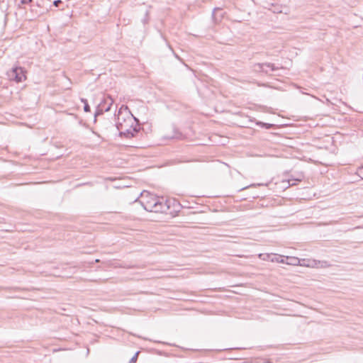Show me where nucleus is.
Masks as SVG:
<instances>
[{
	"mask_svg": "<svg viewBox=\"0 0 363 363\" xmlns=\"http://www.w3.org/2000/svg\"><path fill=\"white\" fill-rule=\"evenodd\" d=\"M300 259L296 257H286L285 264L289 265L298 266Z\"/></svg>",
	"mask_w": 363,
	"mask_h": 363,
	"instance_id": "obj_5",
	"label": "nucleus"
},
{
	"mask_svg": "<svg viewBox=\"0 0 363 363\" xmlns=\"http://www.w3.org/2000/svg\"><path fill=\"white\" fill-rule=\"evenodd\" d=\"M298 266L310 267V268H328L331 264L325 260H316L314 259H301L298 263Z\"/></svg>",
	"mask_w": 363,
	"mask_h": 363,
	"instance_id": "obj_3",
	"label": "nucleus"
},
{
	"mask_svg": "<svg viewBox=\"0 0 363 363\" xmlns=\"http://www.w3.org/2000/svg\"><path fill=\"white\" fill-rule=\"evenodd\" d=\"M267 257L268 259L270 258V255H267Z\"/></svg>",
	"mask_w": 363,
	"mask_h": 363,
	"instance_id": "obj_17",
	"label": "nucleus"
},
{
	"mask_svg": "<svg viewBox=\"0 0 363 363\" xmlns=\"http://www.w3.org/2000/svg\"><path fill=\"white\" fill-rule=\"evenodd\" d=\"M8 77L16 82H21L26 79L24 71L21 67H14L7 72Z\"/></svg>",
	"mask_w": 363,
	"mask_h": 363,
	"instance_id": "obj_4",
	"label": "nucleus"
},
{
	"mask_svg": "<svg viewBox=\"0 0 363 363\" xmlns=\"http://www.w3.org/2000/svg\"><path fill=\"white\" fill-rule=\"evenodd\" d=\"M140 202L143 208L149 212L164 213L169 209L167 201L149 191H144L140 194Z\"/></svg>",
	"mask_w": 363,
	"mask_h": 363,
	"instance_id": "obj_2",
	"label": "nucleus"
},
{
	"mask_svg": "<svg viewBox=\"0 0 363 363\" xmlns=\"http://www.w3.org/2000/svg\"><path fill=\"white\" fill-rule=\"evenodd\" d=\"M362 170H363V167H361V168L359 169V172H361Z\"/></svg>",
	"mask_w": 363,
	"mask_h": 363,
	"instance_id": "obj_16",
	"label": "nucleus"
},
{
	"mask_svg": "<svg viewBox=\"0 0 363 363\" xmlns=\"http://www.w3.org/2000/svg\"><path fill=\"white\" fill-rule=\"evenodd\" d=\"M115 126L118 131L119 138L130 139L138 133L136 118L133 116L128 106H121L117 114Z\"/></svg>",
	"mask_w": 363,
	"mask_h": 363,
	"instance_id": "obj_1",
	"label": "nucleus"
},
{
	"mask_svg": "<svg viewBox=\"0 0 363 363\" xmlns=\"http://www.w3.org/2000/svg\"><path fill=\"white\" fill-rule=\"evenodd\" d=\"M110 99H111V104L107 106V108H105V111H109V110H110L111 106L112 104L113 103V99L111 97H110Z\"/></svg>",
	"mask_w": 363,
	"mask_h": 363,
	"instance_id": "obj_10",
	"label": "nucleus"
},
{
	"mask_svg": "<svg viewBox=\"0 0 363 363\" xmlns=\"http://www.w3.org/2000/svg\"><path fill=\"white\" fill-rule=\"evenodd\" d=\"M267 66L268 67H271L272 69H274V68H273V65L267 64Z\"/></svg>",
	"mask_w": 363,
	"mask_h": 363,
	"instance_id": "obj_14",
	"label": "nucleus"
},
{
	"mask_svg": "<svg viewBox=\"0 0 363 363\" xmlns=\"http://www.w3.org/2000/svg\"><path fill=\"white\" fill-rule=\"evenodd\" d=\"M300 181H301V178H298V179L291 178V179H289L288 183H289V186H294V185L296 184L297 182H300Z\"/></svg>",
	"mask_w": 363,
	"mask_h": 363,
	"instance_id": "obj_8",
	"label": "nucleus"
},
{
	"mask_svg": "<svg viewBox=\"0 0 363 363\" xmlns=\"http://www.w3.org/2000/svg\"><path fill=\"white\" fill-rule=\"evenodd\" d=\"M62 3V1L61 0H55L54 2H53V4L57 7L59 6V4H60Z\"/></svg>",
	"mask_w": 363,
	"mask_h": 363,
	"instance_id": "obj_11",
	"label": "nucleus"
},
{
	"mask_svg": "<svg viewBox=\"0 0 363 363\" xmlns=\"http://www.w3.org/2000/svg\"><path fill=\"white\" fill-rule=\"evenodd\" d=\"M32 0H21L22 4H28L30 3Z\"/></svg>",
	"mask_w": 363,
	"mask_h": 363,
	"instance_id": "obj_12",
	"label": "nucleus"
},
{
	"mask_svg": "<svg viewBox=\"0 0 363 363\" xmlns=\"http://www.w3.org/2000/svg\"><path fill=\"white\" fill-rule=\"evenodd\" d=\"M139 353H140V352H135V354L130 359L129 363H135V362L138 359V356Z\"/></svg>",
	"mask_w": 363,
	"mask_h": 363,
	"instance_id": "obj_9",
	"label": "nucleus"
},
{
	"mask_svg": "<svg viewBox=\"0 0 363 363\" xmlns=\"http://www.w3.org/2000/svg\"><path fill=\"white\" fill-rule=\"evenodd\" d=\"M125 145V146H126V147H133V145L132 144H130H130H125V145Z\"/></svg>",
	"mask_w": 363,
	"mask_h": 363,
	"instance_id": "obj_15",
	"label": "nucleus"
},
{
	"mask_svg": "<svg viewBox=\"0 0 363 363\" xmlns=\"http://www.w3.org/2000/svg\"><path fill=\"white\" fill-rule=\"evenodd\" d=\"M258 124L262 125V126H266L267 128H269L270 126V125H267V124L262 123V122H259Z\"/></svg>",
	"mask_w": 363,
	"mask_h": 363,
	"instance_id": "obj_13",
	"label": "nucleus"
},
{
	"mask_svg": "<svg viewBox=\"0 0 363 363\" xmlns=\"http://www.w3.org/2000/svg\"><path fill=\"white\" fill-rule=\"evenodd\" d=\"M81 101L84 104V111L85 112H89L90 111V107H89V106L88 104L87 100L85 99H82Z\"/></svg>",
	"mask_w": 363,
	"mask_h": 363,
	"instance_id": "obj_7",
	"label": "nucleus"
},
{
	"mask_svg": "<svg viewBox=\"0 0 363 363\" xmlns=\"http://www.w3.org/2000/svg\"><path fill=\"white\" fill-rule=\"evenodd\" d=\"M270 260L272 262H276L278 263H285V259L284 257L281 255H274L273 257L270 258Z\"/></svg>",
	"mask_w": 363,
	"mask_h": 363,
	"instance_id": "obj_6",
	"label": "nucleus"
}]
</instances>
